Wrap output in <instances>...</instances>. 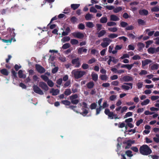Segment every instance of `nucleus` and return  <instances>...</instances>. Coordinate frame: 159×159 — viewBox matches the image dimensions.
Wrapping results in <instances>:
<instances>
[{"instance_id": "f257e3e1", "label": "nucleus", "mask_w": 159, "mask_h": 159, "mask_svg": "<svg viewBox=\"0 0 159 159\" xmlns=\"http://www.w3.org/2000/svg\"><path fill=\"white\" fill-rule=\"evenodd\" d=\"M140 153L143 155H148L152 152V151L147 145L143 144L140 147L139 149Z\"/></svg>"}, {"instance_id": "f03ea898", "label": "nucleus", "mask_w": 159, "mask_h": 159, "mask_svg": "<svg viewBox=\"0 0 159 159\" xmlns=\"http://www.w3.org/2000/svg\"><path fill=\"white\" fill-rule=\"evenodd\" d=\"M71 73L75 78L78 79L85 75L86 73L84 71H79L77 70H74L72 71Z\"/></svg>"}, {"instance_id": "7ed1b4c3", "label": "nucleus", "mask_w": 159, "mask_h": 159, "mask_svg": "<svg viewBox=\"0 0 159 159\" xmlns=\"http://www.w3.org/2000/svg\"><path fill=\"white\" fill-rule=\"evenodd\" d=\"M36 70L39 73L42 74L44 73L45 71V70L44 67L40 65L36 64L35 65Z\"/></svg>"}, {"instance_id": "20e7f679", "label": "nucleus", "mask_w": 159, "mask_h": 159, "mask_svg": "<svg viewBox=\"0 0 159 159\" xmlns=\"http://www.w3.org/2000/svg\"><path fill=\"white\" fill-rule=\"evenodd\" d=\"M34 92L38 94L42 95L44 93L42 90L37 85H34L33 86Z\"/></svg>"}, {"instance_id": "39448f33", "label": "nucleus", "mask_w": 159, "mask_h": 159, "mask_svg": "<svg viewBox=\"0 0 159 159\" xmlns=\"http://www.w3.org/2000/svg\"><path fill=\"white\" fill-rule=\"evenodd\" d=\"M39 86L44 91H47L48 90V87L46 84L44 82H40L39 83Z\"/></svg>"}, {"instance_id": "423d86ee", "label": "nucleus", "mask_w": 159, "mask_h": 159, "mask_svg": "<svg viewBox=\"0 0 159 159\" xmlns=\"http://www.w3.org/2000/svg\"><path fill=\"white\" fill-rule=\"evenodd\" d=\"M120 80L122 81L129 82L133 80L132 77L128 75L124 76L122 78H120Z\"/></svg>"}, {"instance_id": "0eeeda50", "label": "nucleus", "mask_w": 159, "mask_h": 159, "mask_svg": "<svg viewBox=\"0 0 159 159\" xmlns=\"http://www.w3.org/2000/svg\"><path fill=\"white\" fill-rule=\"evenodd\" d=\"M134 143V140H129L126 142H124L123 143L127 144V146H125V149H129L131 146L132 144Z\"/></svg>"}, {"instance_id": "6e6552de", "label": "nucleus", "mask_w": 159, "mask_h": 159, "mask_svg": "<svg viewBox=\"0 0 159 159\" xmlns=\"http://www.w3.org/2000/svg\"><path fill=\"white\" fill-rule=\"evenodd\" d=\"M71 63L73 65H75V67H79L80 65L79 59L78 58L72 59Z\"/></svg>"}, {"instance_id": "1a4fd4ad", "label": "nucleus", "mask_w": 159, "mask_h": 159, "mask_svg": "<svg viewBox=\"0 0 159 159\" xmlns=\"http://www.w3.org/2000/svg\"><path fill=\"white\" fill-rule=\"evenodd\" d=\"M73 35L74 37H76L80 39H81L83 38L84 36V35L83 34L81 33L80 32L75 33L73 34Z\"/></svg>"}, {"instance_id": "9d476101", "label": "nucleus", "mask_w": 159, "mask_h": 159, "mask_svg": "<svg viewBox=\"0 0 159 159\" xmlns=\"http://www.w3.org/2000/svg\"><path fill=\"white\" fill-rule=\"evenodd\" d=\"M84 48V47H82L77 48V53L78 54H81L82 53V52L86 53L87 52V49Z\"/></svg>"}, {"instance_id": "9b49d317", "label": "nucleus", "mask_w": 159, "mask_h": 159, "mask_svg": "<svg viewBox=\"0 0 159 159\" xmlns=\"http://www.w3.org/2000/svg\"><path fill=\"white\" fill-rule=\"evenodd\" d=\"M152 61L149 59H146L144 61H142V67H143L146 65H147L148 64L152 63Z\"/></svg>"}, {"instance_id": "f8f14e48", "label": "nucleus", "mask_w": 159, "mask_h": 159, "mask_svg": "<svg viewBox=\"0 0 159 159\" xmlns=\"http://www.w3.org/2000/svg\"><path fill=\"white\" fill-rule=\"evenodd\" d=\"M148 11L145 9L140 10L139 11V13L140 15L147 16L148 14Z\"/></svg>"}, {"instance_id": "ddd939ff", "label": "nucleus", "mask_w": 159, "mask_h": 159, "mask_svg": "<svg viewBox=\"0 0 159 159\" xmlns=\"http://www.w3.org/2000/svg\"><path fill=\"white\" fill-rule=\"evenodd\" d=\"M59 90L58 89H54L53 88L51 89V90L50 92V93H52V94L53 96L57 95L59 93Z\"/></svg>"}, {"instance_id": "4468645a", "label": "nucleus", "mask_w": 159, "mask_h": 159, "mask_svg": "<svg viewBox=\"0 0 159 159\" xmlns=\"http://www.w3.org/2000/svg\"><path fill=\"white\" fill-rule=\"evenodd\" d=\"M148 52L149 54H153L154 53H156L155 48L153 47H150L148 49Z\"/></svg>"}, {"instance_id": "2eb2a0df", "label": "nucleus", "mask_w": 159, "mask_h": 159, "mask_svg": "<svg viewBox=\"0 0 159 159\" xmlns=\"http://www.w3.org/2000/svg\"><path fill=\"white\" fill-rule=\"evenodd\" d=\"M119 18L116 16L111 15L110 16V20L114 21H116L119 20Z\"/></svg>"}, {"instance_id": "dca6fc26", "label": "nucleus", "mask_w": 159, "mask_h": 159, "mask_svg": "<svg viewBox=\"0 0 159 159\" xmlns=\"http://www.w3.org/2000/svg\"><path fill=\"white\" fill-rule=\"evenodd\" d=\"M137 45L138 47V50L139 51H140L145 47V45L141 42L138 43Z\"/></svg>"}, {"instance_id": "f3484780", "label": "nucleus", "mask_w": 159, "mask_h": 159, "mask_svg": "<svg viewBox=\"0 0 159 159\" xmlns=\"http://www.w3.org/2000/svg\"><path fill=\"white\" fill-rule=\"evenodd\" d=\"M18 76L20 78H25L26 77L25 75L23 74L22 70H20L18 72Z\"/></svg>"}, {"instance_id": "a211bd4d", "label": "nucleus", "mask_w": 159, "mask_h": 159, "mask_svg": "<svg viewBox=\"0 0 159 159\" xmlns=\"http://www.w3.org/2000/svg\"><path fill=\"white\" fill-rule=\"evenodd\" d=\"M86 86L88 88L91 89L93 88L94 86V83L93 81H90L87 84Z\"/></svg>"}, {"instance_id": "6ab92c4d", "label": "nucleus", "mask_w": 159, "mask_h": 159, "mask_svg": "<svg viewBox=\"0 0 159 159\" xmlns=\"http://www.w3.org/2000/svg\"><path fill=\"white\" fill-rule=\"evenodd\" d=\"M91 77L92 80L96 82L98 80V77L97 74L92 73L91 74Z\"/></svg>"}, {"instance_id": "aec40b11", "label": "nucleus", "mask_w": 159, "mask_h": 159, "mask_svg": "<svg viewBox=\"0 0 159 159\" xmlns=\"http://www.w3.org/2000/svg\"><path fill=\"white\" fill-rule=\"evenodd\" d=\"M93 15L92 14L88 13L86 15L85 18L86 20H90L93 18Z\"/></svg>"}, {"instance_id": "412c9836", "label": "nucleus", "mask_w": 159, "mask_h": 159, "mask_svg": "<svg viewBox=\"0 0 159 159\" xmlns=\"http://www.w3.org/2000/svg\"><path fill=\"white\" fill-rule=\"evenodd\" d=\"M2 40L3 42L5 43H11L12 40L13 42L16 41L15 39H13L12 37H11V38L9 39H2Z\"/></svg>"}, {"instance_id": "4be33fe9", "label": "nucleus", "mask_w": 159, "mask_h": 159, "mask_svg": "<svg viewBox=\"0 0 159 159\" xmlns=\"http://www.w3.org/2000/svg\"><path fill=\"white\" fill-rule=\"evenodd\" d=\"M0 72L2 75L7 76L8 75V72L6 69H3L0 70Z\"/></svg>"}, {"instance_id": "5701e85b", "label": "nucleus", "mask_w": 159, "mask_h": 159, "mask_svg": "<svg viewBox=\"0 0 159 159\" xmlns=\"http://www.w3.org/2000/svg\"><path fill=\"white\" fill-rule=\"evenodd\" d=\"M80 6V4H72L70 5V7L73 10H75L77 9Z\"/></svg>"}, {"instance_id": "b1692460", "label": "nucleus", "mask_w": 159, "mask_h": 159, "mask_svg": "<svg viewBox=\"0 0 159 159\" xmlns=\"http://www.w3.org/2000/svg\"><path fill=\"white\" fill-rule=\"evenodd\" d=\"M137 22L138 25H145V21L141 19H138L137 20Z\"/></svg>"}, {"instance_id": "393cba45", "label": "nucleus", "mask_w": 159, "mask_h": 159, "mask_svg": "<svg viewBox=\"0 0 159 159\" xmlns=\"http://www.w3.org/2000/svg\"><path fill=\"white\" fill-rule=\"evenodd\" d=\"M107 18L106 17H102L100 19V21L101 23H106L107 21Z\"/></svg>"}, {"instance_id": "a878e982", "label": "nucleus", "mask_w": 159, "mask_h": 159, "mask_svg": "<svg viewBox=\"0 0 159 159\" xmlns=\"http://www.w3.org/2000/svg\"><path fill=\"white\" fill-rule=\"evenodd\" d=\"M106 33V30H102L98 34V38H100L101 37L103 36Z\"/></svg>"}, {"instance_id": "bb28decb", "label": "nucleus", "mask_w": 159, "mask_h": 159, "mask_svg": "<svg viewBox=\"0 0 159 159\" xmlns=\"http://www.w3.org/2000/svg\"><path fill=\"white\" fill-rule=\"evenodd\" d=\"M99 78L102 80H107L108 78L107 75H100Z\"/></svg>"}, {"instance_id": "cd10ccee", "label": "nucleus", "mask_w": 159, "mask_h": 159, "mask_svg": "<svg viewBox=\"0 0 159 159\" xmlns=\"http://www.w3.org/2000/svg\"><path fill=\"white\" fill-rule=\"evenodd\" d=\"M159 65L157 63L153 64L152 66H150L151 70H157L158 69Z\"/></svg>"}, {"instance_id": "c85d7f7f", "label": "nucleus", "mask_w": 159, "mask_h": 159, "mask_svg": "<svg viewBox=\"0 0 159 159\" xmlns=\"http://www.w3.org/2000/svg\"><path fill=\"white\" fill-rule=\"evenodd\" d=\"M71 93V89H66L64 92V94L66 96L70 95Z\"/></svg>"}, {"instance_id": "c756f323", "label": "nucleus", "mask_w": 159, "mask_h": 159, "mask_svg": "<svg viewBox=\"0 0 159 159\" xmlns=\"http://www.w3.org/2000/svg\"><path fill=\"white\" fill-rule=\"evenodd\" d=\"M86 26L89 28H92L94 26V25L93 22H86Z\"/></svg>"}, {"instance_id": "7c9ffc66", "label": "nucleus", "mask_w": 159, "mask_h": 159, "mask_svg": "<svg viewBox=\"0 0 159 159\" xmlns=\"http://www.w3.org/2000/svg\"><path fill=\"white\" fill-rule=\"evenodd\" d=\"M70 43L72 45H76L79 43L78 41L75 39H71L70 40Z\"/></svg>"}, {"instance_id": "2f4dec72", "label": "nucleus", "mask_w": 159, "mask_h": 159, "mask_svg": "<svg viewBox=\"0 0 159 159\" xmlns=\"http://www.w3.org/2000/svg\"><path fill=\"white\" fill-rule=\"evenodd\" d=\"M61 102L63 104L67 106H70L71 103L70 102L67 100L62 101Z\"/></svg>"}, {"instance_id": "473e14b6", "label": "nucleus", "mask_w": 159, "mask_h": 159, "mask_svg": "<svg viewBox=\"0 0 159 159\" xmlns=\"http://www.w3.org/2000/svg\"><path fill=\"white\" fill-rule=\"evenodd\" d=\"M70 44L69 43H66L63 44L62 47V48L64 49H66L70 47Z\"/></svg>"}, {"instance_id": "72a5a7b5", "label": "nucleus", "mask_w": 159, "mask_h": 159, "mask_svg": "<svg viewBox=\"0 0 159 159\" xmlns=\"http://www.w3.org/2000/svg\"><path fill=\"white\" fill-rule=\"evenodd\" d=\"M126 155L129 157H131L133 156V154H132V152L129 150L126 151L125 152Z\"/></svg>"}, {"instance_id": "f704fd0d", "label": "nucleus", "mask_w": 159, "mask_h": 159, "mask_svg": "<svg viewBox=\"0 0 159 159\" xmlns=\"http://www.w3.org/2000/svg\"><path fill=\"white\" fill-rule=\"evenodd\" d=\"M150 102V100L148 99H147L145 100H144L143 102L141 103V104L142 106H144L148 104Z\"/></svg>"}, {"instance_id": "c9c22d12", "label": "nucleus", "mask_w": 159, "mask_h": 159, "mask_svg": "<svg viewBox=\"0 0 159 159\" xmlns=\"http://www.w3.org/2000/svg\"><path fill=\"white\" fill-rule=\"evenodd\" d=\"M71 22L73 24H75L77 20V18L74 16L72 17L70 19Z\"/></svg>"}, {"instance_id": "e433bc0d", "label": "nucleus", "mask_w": 159, "mask_h": 159, "mask_svg": "<svg viewBox=\"0 0 159 159\" xmlns=\"http://www.w3.org/2000/svg\"><path fill=\"white\" fill-rule=\"evenodd\" d=\"M122 9V8L120 7H119L116 8H115L113 9L114 12L117 13L121 11Z\"/></svg>"}, {"instance_id": "4c0bfd02", "label": "nucleus", "mask_w": 159, "mask_h": 159, "mask_svg": "<svg viewBox=\"0 0 159 159\" xmlns=\"http://www.w3.org/2000/svg\"><path fill=\"white\" fill-rule=\"evenodd\" d=\"M70 39V38L69 36H66L64 37L62 39L61 41L63 40V42L69 41Z\"/></svg>"}, {"instance_id": "58836bf2", "label": "nucleus", "mask_w": 159, "mask_h": 159, "mask_svg": "<svg viewBox=\"0 0 159 159\" xmlns=\"http://www.w3.org/2000/svg\"><path fill=\"white\" fill-rule=\"evenodd\" d=\"M108 30L109 31L111 32H116L117 31L118 29L116 27H111L109 28H108Z\"/></svg>"}, {"instance_id": "ea45409f", "label": "nucleus", "mask_w": 159, "mask_h": 159, "mask_svg": "<svg viewBox=\"0 0 159 159\" xmlns=\"http://www.w3.org/2000/svg\"><path fill=\"white\" fill-rule=\"evenodd\" d=\"M11 73H12V76L14 78H17V72H16L15 70H13V69H12L11 70Z\"/></svg>"}, {"instance_id": "a19ab883", "label": "nucleus", "mask_w": 159, "mask_h": 159, "mask_svg": "<svg viewBox=\"0 0 159 159\" xmlns=\"http://www.w3.org/2000/svg\"><path fill=\"white\" fill-rule=\"evenodd\" d=\"M69 97L70 100H71L77 99L78 98V96L77 94H75L71 95Z\"/></svg>"}, {"instance_id": "79ce46f5", "label": "nucleus", "mask_w": 159, "mask_h": 159, "mask_svg": "<svg viewBox=\"0 0 159 159\" xmlns=\"http://www.w3.org/2000/svg\"><path fill=\"white\" fill-rule=\"evenodd\" d=\"M121 88L125 90H129L130 89V87L127 85H123L121 86Z\"/></svg>"}, {"instance_id": "37998d69", "label": "nucleus", "mask_w": 159, "mask_h": 159, "mask_svg": "<svg viewBox=\"0 0 159 159\" xmlns=\"http://www.w3.org/2000/svg\"><path fill=\"white\" fill-rule=\"evenodd\" d=\"M83 112L80 113V114L83 116H85L88 113V111L87 109L83 108Z\"/></svg>"}, {"instance_id": "c03bdc74", "label": "nucleus", "mask_w": 159, "mask_h": 159, "mask_svg": "<svg viewBox=\"0 0 159 159\" xmlns=\"http://www.w3.org/2000/svg\"><path fill=\"white\" fill-rule=\"evenodd\" d=\"M116 25V23L114 22H109L107 23V25L109 26H111Z\"/></svg>"}, {"instance_id": "a18cd8bd", "label": "nucleus", "mask_w": 159, "mask_h": 159, "mask_svg": "<svg viewBox=\"0 0 159 159\" xmlns=\"http://www.w3.org/2000/svg\"><path fill=\"white\" fill-rule=\"evenodd\" d=\"M118 36L117 34H111L108 35V37L110 38H114L117 37Z\"/></svg>"}, {"instance_id": "49530a36", "label": "nucleus", "mask_w": 159, "mask_h": 159, "mask_svg": "<svg viewBox=\"0 0 159 159\" xmlns=\"http://www.w3.org/2000/svg\"><path fill=\"white\" fill-rule=\"evenodd\" d=\"M47 83L48 85L51 87H52L54 85V83L51 80H48Z\"/></svg>"}, {"instance_id": "de8ad7c7", "label": "nucleus", "mask_w": 159, "mask_h": 159, "mask_svg": "<svg viewBox=\"0 0 159 159\" xmlns=\"http://www.w3.org/2000/svg\"><path fill=\"white\" fill-rule=\"evenodd\" d=\"M97 106V104L95 103H92L90 106V108L91 110L95 109Z\"/></svg>"}, {"instance_id": "09e8293b", "label": "nucleus", "mask_w": 159, "mask_h": 159, "mask_svg": "<svg viewBox=\"0 0 159 159\" xmlns=\"http://www.w3.org/2000/svg\"><path fill=\"white\" fill-rule=\"evenodd\" d=\"M102 106H100L98 108H97L96 109V115L99 114L101 111L102 109Z\"/></svg>"}, {"instance_id": "8fccbe9b", "label": "nucleus", "mask_w": 159, "mask_h": 159, "mask_svg": "<svg viewBox=\"0 0 159 159\" xmlns=\"http://www.w3.org/2000/svg\"><path fill=\"white\" fill-rule=\"evenodd\" d=\"M151 11L152 12H158L159 11V7H155L152 8Z\"/></svg>"}, {"instance_id": "3c124183", "label": "nucleus", "mask_w": 159, "mask_h": 159, "mask_svg": "<svg viewBox=\"0 0 159 159\" xmlns=\"http://www.w3.org/2000/svg\"><path fill=\"white\" fill-rule=\"evenodd\" d=\"M71 103L73 104H77L79 102V101L78 99H75L72 100H71Z\"/></svg>"}, {"instance_id": "603ef678", "label": "nucleus", "mask_w": 159, "mask_h": 159, "mask_svg": "<svg viewBox=\"0 0 159 159\" xmlns=\"http://www.w3.org/2000/svg\"><path fill=\"white\" fill-rule=\"evenodd\" d=\"M41 77L43 80L46 82H47L48 80V77L46 75H42L41 76Z\"/></svg>"}, {"instance_id": "864d4df0", "label": "nucleus", "mask_w": 159, "mask_h": 159, "mask_svg": "<svg viewBox=\"0 0 159 159\" xmlns=\"http://www.w3.org/2000/svg\"><path fill=\"white\" fill-rule=\"evenodd\" d=\"M120 25L121 27L124 28L126 27L128 25V24L125 22L121 21L120 23Z\"/></svg>"}, {"instance_id": "5fc2aeb1", "label": "nucleus", "mask_w": 159, "mask_h": 159, "mask_svg": "<svg viewBox=\"0 0 159 159\" xmlns=\"http://www.w3.org/2000/svg\"><path fill=\"white\" fill-rule=\"evenodd\" d=\"M90 11L91 12L96 13L97 11L94 7H92L90 8Z\"/></svg>"}, {"instance_id": "6e6d98bb", "label": "nucleus", "mask_w": 159, "mask_h": 159, "mask_svg": "<svg viewBox=\"0 0 159 159\" xmlns=\"http://www.w3.org/2000/svg\"><path fill=\"white\" fill-rule=\"evenodd\" d=\"M134 29V26L132 25H130L127 27L125 28V30H132Z\"/></svg>"}, {"instance_id": "4d7b16f0", "label": "nucleus", "mask_w": 159, "mask_h": 159, "mask_svg": "<svg viewBox=\"0 0 159 159\" xmlns=\"http://www.w3.org/2000/svg\"><path fill=\"white\" fill-rule=\"evenodd\" d=\"M70 12V9L69 7L66 8L64 10L63 13L65 14H67Z\"/></svg>"}, {"instance_id": "13d9d810", "label": "nucleus", "mask_w": 159, "mask_h": 159, "mask_svg": "<svg viewBox=\"0 0 159 159\" xmlns=\"http://www.w3.org/2000/svg\"><path fill=\"white\" fill-rule=\"evenodd\" d=\"M109 44V43L108 42H103L101 43V45L103 48H105Z\"/></svg>"}, {"instance_id": "bf43d9fd", "label": "nucleus", "mask_w": 159, "mask_h": 159, "mask_svg": "<svg viewBox=\"0 0 159 159\" xmlns=\"http://www.w3.org/2000/svg\"><path fill=\"white\" fill-rule=\"evenodd\" d=\"M78 28L80 29L83 30L85 28V26L84 24L82 23H80L78 25Z\"/></svg>"}, {"instance_id": "052dcab7", "label": "nucleus", "mask_w": 159, "mask_h": 159, "mask_svg": "<svg viewBox=\"0 0 159 159\" xmlns=\"http://www.w3.org/2000/svg\"><path fill=\"white\" fill-rule=\"evenodd\" d=\"M132 115V113L131 112H128L124 116V118H125L127 117L131 116Z\"/></svg>"}, {"instance_id": "680f3d73", "label": "nucleus", "mask_w": 159, "mask_h": 159, "mask_svg": "<svg viewBox=\"0 0 159 159\" xmlns=\"http://www.w3.org/2000/svg\"><path fill=\"white\" fill-rule=\"evenodd\" d=\"M82 67L83 69L86 70L88 69L89 68V66L87 64L84 63L82 66Z\"/></svg>"}, {"instance_id": "e2e57ef3", "label": "nucleus", "mask_w": 159, "mask_h": 159, "mask_svg": "<svg viewBox=\"0 0 159 159\" xmlns=\"http://www.w3.org/2000/svg\"><path fill=\"white\" fill-rule=\"evenodd\" d=\"M127 36L129 38H131L132 39H134L135 37V36L133 34L131 33H128Z\"/></svg>"}, {"instance_id": "0e129e2a", "label": "nucleus", "mask_w": 159, "mask_h": 159, "mask_svg": "<svg viewBox=\"0 0 159 159\" xmlns=\"http://www.w3.org/2000/svg\"><path fill=\"white\" fill-rule=\"evenodd\" d=\"M148 73L147 71L144 70H141V72L139 73V75H145Z\"/></svg>"}, {"instance_id": "69168bd1", "label": "nucleus", "mask_w": 159, "mask_h": 159, "mask_svg": "<svg viewBox=\"0 0 159 159\" xmlns=\"http://www.w3.org/2000/svg\"><path fill=\"white\" fill-rule=\"evenodd\" d=\"M58 70V67H56L52 69V72L53 74H55L57 72Z\"/></svg>"}, {"instance_id": "338daca9", "label": "nucleus", "mask_w": 159, "mask_h": 159, "mask_svg": "<svg viewBox=\"0 0 159 159\" xmlns=\"http://www.w3.org/2000/svg\"><path fill=\"white\" fill-rule=\"evenodd\" d=\"M116 98V95H112L109 97V99L111 101H114Z\"/></svg>"}, {"instance_id": "774afa93", "label": "nucleus", "mask_w": 159, "mask_h": 159, "mask_svg": "<svg viewBox=\"0 0 159 159\" xmlns=\"http://www.w3.org/2000/svg\"><path fill=\"white\" fill-rule=\"evenodd\" d=\"M159 96H152L151 97V99L152 101L156 100L158 99Z\"/></svg>"}]
</instances>
